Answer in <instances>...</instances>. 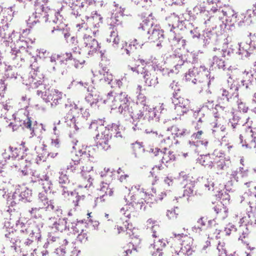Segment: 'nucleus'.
Wrapping results in <instances>:
<instances>
[{"label":"nucleus","mask_w":256,"mask_h":256,"mask_svg":"<svg viewBox=\"0 0 256 256\" xmlns=\"http://www.w3.org/2000/svg\"><path fill=\"white\" fill-rule=\"evenodd\" d=\"M143 44H144L142 42H138V40L136 39H134L133 41L130 42L128 45V47H130V49H132V48L137 49L138 48H142Z\"/></svg>","instance_id":"nucleus-55"},{"label":"nucleus","mask_w":256,"mask_h":256,"mask_svg":"<svg viewBox=\"0 0 256 256\" xmlns=\"http://www.w3.org/2000/svg\"><path fill=\"white\" fill-rule=\"evenodd\" d=\"M60 176L58 178V182L62 185H66L69 184L70 180H68V176L66 174L63 172H59Z\"/></svg>","instance_id":"nucleus-47"},{"label":"nucleus","mask_w":256,"mask_h":256,"mask_svg":"<svg viewBox=\"0 0 256 256\" xmlns=\"http://www.w3.org/2000/svg\"><path fill=\"white\" fill-rule=\"evenodd\" d=\"M8 126L12 128L13 131L16 130L20 126H22V128H26L32 130L31 134L34 132V130L32 128V121L28 117L26 120L22 121H18L16 119L14 122H11L10 123Z\"/></svg>","instance_id":"nucleus-16"},{"label":"nucleus","mask_w":256,"mask_h":256,"mask_svg":"<svg viewBox=\"0 0 256 256\" xmlns=\"http://www.w3.org/2000/svg\"><path fill=\"white\" fill-rule=\"evenodd\" d=\"M220 90L222 92V98L218 99L219 100H220L222 99L223 100H226V102H229L230 100L232 98V96H234V94H235L234 92L231 94L230 92H228V90H226L224 88H222V89H220Z\"/></svg>","instance_id":"nucleus-41"},{"label":"nucleus","mask_w":256,"mask_h":256,"mask_svg":"<svg viewBox=\"0 0 256 256\" xmlns=\"http://www.w3.org/2000/svg\"><path fill=\"white\" fill-rule=\"evenodd\" d=\"M44 76L43 74L38 70V68L36 70H32L28 75V82L26 84L30 85L32 88H36L40 86H42L43 87Z\"/></svg>","instance_id":"nucleus-5"},{"label":"nucleus","mask_w":256,"mask_h":256,"mask_svg":"<svg viewBox=\"0 0 256 256\" xmlns=\"http://www.w3.org/2000/svg\"><path fill=\"white\" fill-rule=\"evenodd\" d=\"M178 214H176L175 210H168L166 212V216L169 219L176 218Z\"/></svg>","instance_id":"nucleus-64"},{"label":"nucleus","mask_w":256,"mask_h":256,"mask_svg":"<svg viewBox=\"0 0 256 256\" xmlns=\"http://www.w3.org/2000/svg\"><path fill=\"white\" fill-rule=\"evenodd\" d=\"M76 240L81 243L85 242L88 240L87 234L84 232L83 230H82L80 234L77 236Z\"/></svg>","instance_id":"nucleus-54"},{"label":"nucleus","mask_w":256,"mask_h":256,"mask_svg":"<svg viewBox=\"0 0 256 256\" xmlns=\"http://www.w3.org/2000/svg\"><path fill=\"white\" fill-rule=\"evenodd\" d=\"M46 146L44 144L43 145V147L41 148L42 149V152L41 154H38V158L39 160H44V158H46V156H48L49 154H48V152L46 151Z\"/></svg>","instance_id":"nucleus-59"},{"label":"nucleus","mask_w":256,"mask_h":256,"mask_svg":"<svg viewBox=\"0 0 256 256\" xmlns=\"http://www.w3.org/2000/svg\"><path fill=\"white\" fill-rule=\"evenodd\" d=\"M198 114H199L200 116V117L198 120L195 126V128L196 130H200L205 126L206 122V118H205L204 114L200 112V110L198 112Z\"/></svg>","instance_id":"nucleus-39"},{"label":"nucleus","mask_w":256,"mask_h":256,"mask_svg":"<svg viewBox=\"0 0 256 256\" xmlns=\"http://www.w3.org/2000/svg\"><path fill=\"white\" fill-rule=\"evenodd\" d=\"M44 177H46L44 182L42 183V185L44 186V184H46L48 186L47 188L45 186H44V190L40 192L38 196L39 202L40 203V206H42V208H43L45 206H48L51 203L50 201L48 200L46 194L47 192L50 190L52 183L49 180L48 176H45Z\"/></svg>","instance_id":"nucleus-9"},{"label":"nucleus","mask_w":256,"mask_h":256,"mask_svg":"<svg viewBox=\"0 0 256 256\" xmlns=\"http://www.w3.org/2000/svg\"><path fill=\"white\" fill-rule=\"evenodd\" d=\"M122 130V126H120L118 122V124L112 123L104 126V130L102 132V134L106 136L108 134V136H110V139L112 136L116 138H122L124 136L122 133L121 130Z\"/></svg>","instance_id":"nucleus-7"},{"label":"nucleus","mask_w":256,"mask_h":256,"mask_svg":"<svg viewBox=\"0 0 256 256\" xmlns=\"http://www.w3.org/2000/svg\"><path fill=\"white\" fill-rule=\"evenodd\" d=\"M240 22H238V25L242 26L244 25H250L252 22V10L248 9L246 10L244 15L242 14L238 16Z\"/></svg>","instance_id":"nucleus-30"},{"label":"nucleus","mask_w":256,"mask_h":256,"mask_svg":"<svg viewBox=\"0 0 256 256\" xmlns=\"http://www.w3.org/2000/svg\"><path fill=\"white\" fill-rule=\"evenodd\" d=\"M20 49L16 48H12L10 52L8 54V59L12 66H6L4 78H17L18 72L16 68L21 66L24 62V57L22 53L28 52L24 46H20Z\"/></svg>","instance_id":"nucleus-1"},{"label":"nucleus","mask_w":256,"mask_h":256,"mask_svg":"<svg viewBox=\"0 0 256 256\" xmlns=\"http://www.w3.org/2000/svg\"><path fill=\"white\" fill-rule=\"evenodd\" d=\"M4 236L7 240L14 244V246L15 248L16 246H17L18 244L20 243V238H18V237L15 236V234L13 230H12L10 232L9 231L8 233H6Z\"/></svg>","instance_id":"nucleus-37"},{"label":"nucleus","mask_w":256,"mask_h":256,"mask_svg":"<svg viewBox=\"0 0 256 256\" xmlns=\"http://www.w3.org/2000/svg\"><path fill=\"white\" fill-rule=\"evenodd\" d=\"M128 106V108L130 109V112L129 114H124V113H120L122 114L124 117L126 118V119H128L129 118H132L134 122L135 121L140 120V119H143L145 120V108H144V104H143L144 106L142 107V108L139 110L138 112L134 114V110L132 108V105H134L132 102L130 97L128 98V104H127Z\"/></svg>","instance_id":"nucleus-11"},{"label":"nucleus","mask_w":256,"mask_h":256,"mask_svg":"<svg viewBox=\"0 0 256 256\" xmlns=\"http://www.w3.org/2000/svg\"><path fill=\"white\" fill-rule=\"evenodd\" d=\"M144 108L146 112L145 120H148L149 122L151 120L158 122L160 117L165 114L167 111L163 104H162L160 106L153 108H150L148 106L144 104Z\"/></svg>","instance_id":"nucleus-3"},{"label":"nucleus","mask_w":256,"mask_h":256,"mask_svg":"<svg viewBox=\"0 0 256 256\" xmlns=\"http://www.w3.org/2000/svg\"><path fill=\"white\" fill-rule=\"evenodd\" d=\"M200 72L198 68L194 67L192 68L189 69L185 75L186 80V81L192 80L193 84L196 83Z\"/></svg>","instance_id":"nucleus-28"},{"label":"nucleus","mask_w":256,"mask_h":256,"mask_svg":"<svg viewBox=\"0 0 256 256\" xmlns=\"http://www.w3.org/2000/svg\"><path fill=\"white\" fill-rule=\"evenodd\" d=\"M172 152L169 151L168 153L164 152L161 161L162 163L168 162L170 160H175L174 154Z\"/></svg>","instance_id":"nucleus-46"},{"label":"nucleus","mask_w":256,"mask_h":256,"mask_svg":"<svg viewBox=\"0 0 256 256\" xmlns=\"http://www.w3.org/2000/svg\"><path fill=\"white\" fill-rule=\"evenodd\" d=\"M40 207L34 208H32L30 210H29L30 213V214L31 217L34 218H38L41 217V214H40Z\"/></svg>","instance_id":"nucleus-50"},{"label":"nucleus","mask_w":256,"mask_h":256,"mask_svg":"<svg viewBox=\"0 0 256 256\" xmlns=\"http://www.w3.org/2000/svg\"><path fill=\"white\" fill-rule=\"evenodd\" d=\"M21 201L24 202H30L32 200V190L26 187L18 186Z\"/></svg>","instance_id":"nucleus-27"},{"label":"nucleus","mask_w":256,"mask_h":256,"mask_svg":"<svg viewBox=\"0 0 256 256\" xmlns=\"http://www.w3.org/2000/svg\"><path fill=\"white\" fill-rule=\"evenodd\" d=\"M190 34L192 35V37L194 39V38L199 39L201 36V34H200L198 28H196L192 30H190Z\"/></svg>","instance_id":"nucleus-60"},{"label":"nucleus","mask_w":256,"mask_h":256,"mask_svg":"<svg viewBox=\"0 0 256 256\" xmlns=\"http://www.w3.org/2000/svg\"><path fill=\"white\" fill-rule=\"evenodd\" d=\"M56 220L52 226H50L52 228H55L57 231L62 232L64 231L70 230V224H68L67 218H55Z\"/></svg>","instance_id":"nucleus-15"},{"label":"nucleus","mask_w":256,"mask_h":256,"mask_svg":"<svg viewBox=\"0 0 256 256\" xmlns=\"http://www.w3.org/2000/svg\"><path fill=\"white\" fill-rule=\"evenodd\" d=\"M194 12L198 15L201 14H207L208 11L206 10V7L204 6V2H200V4H198L193 8Z\"/></svg>","instance_id":"nucleus-38"},{"label":"nucleus","mask_w":256,"mask_h":256,"mask_svg":"<svg viewBox=\"0 0 256 256\" xmlns=\"http://www.w3.org/2000/svg\"><path fill=\"white\" fill-rule=\"evenodd\" d=\"M19 202L16 201L10 198H7V205L8 206V212H12V210H15L14 207L16 206V204Z\"/></svg>","instance_id":"nucleus-51"},{"label":"nucleus","mask_w":256,"mask_h":256,"mask_svg":"<svg viewBox=\"0 0 256 256\" xmlns=\"http://www.w3.org/2000/svg\"><path fill=\"white\" fill-rule=\"evenodd\" d=\"M216 26H213L209 30L208 29L204 32L202 35L203 46L206 48L210 44H214L218 40V34L216 30Z\"/></svg>","instance_id":"nucleus-10"},{"label":"nucleus","mask_w":256,"mask_h":256,"mask_svg":"<svg viewBox=\"0 0 256 256\" xmlns=\"http://www.w3.org/2000/svg\"><path fill=\"white\" fill-rule=\"evenodd\" d=\"M45 176H47L46 175L42 176V178H40L39 176L36 177L32 178L31 180V182H38L40 184H42V183L44 182V180L46 179Z\"/></svg>","instance_id":"nucleus-62"},{"label":"nucleus","mask_w":256,"mask_h":256,"mask_svg":"<svg viewBox=\"0 0 256 256\" xmlns=\"http://www.w3.org/2000/svg\"><path fill=\"white\" fill-rule=\"evenodd\" d=\"M240 120L238 116L234 115L232 119H230L228 125L232 128L233 129L236 128V126L238 124V122Z\"/></svg>","instance_id":"nucleus-52"},{"label":"nucleus","mask_w":256,"mask_h":256,"mask_svg":"<svg viewBox=\"0 0 256 256\" xmlns=\"http://www.w3.org/2000/svg\"><path fill=\"white\" fill-rule=\"evenodd\" d=\"M64 56L62 57V59L60 60L61 64L64 63V61H68V60H72V54L71 52H66L64 54H62Z\"/></svg>","instance_id":"nucleus-63"},{"label":"nucleus","mask_w":256,"mask_h":256,"mask_svg":"<svg viewBox=\"0 0 256 256\" xmlns=\"http://www.w3.org/2000/svg\"><path fill=\"white\" fill-rule=\"evenodd\" d=\"M144 74L143 77L146 85L148 86H155L158 84L157 77L152 76L150 74L148 70H145Z\"/></svg>","instance_id":"nucleus-32"},{"label":"nucleus","mask_w":256,"mask_h":256,"mask_svg":"<svg viewBox=\"0 0 256 256\" xmlns=\"http://www.w3.org/2000/svg\"><path fill=\"white\" fill-rule=\"evenodd\" d=\"M70 232H73L74 234H77L79 232L80 226L79 225L75 222H70Z\"/></svg>","instance_id":"nucleus-56"},{"label":"nucleus","mask_w":256,"mask_h":256,"mask_svg":"<svg viewBox=\"0 0 256 256\" xmlns=\"http://www.w3.org/2000/svg\"><path fill=\"white\" fill-rule=\"evenodd\" d=\"M206 84V82L200 80H199L198 78V81L196 83L194 84L197 86V88L198 89H200V91L201 92L204 88H205L206 87L207 85Z\"/></svg>","instance_id":"nucleus-61"},{"label":"nucleus","mask_w":256,"mask_h":256,"mask_svg":"<svg viewBox=\"0 0 256 256\" xmlns=\"http://www.w3.org/2000/svg\"><path fill=\"white\" fill-rule=\"evenodd\" d=\"M43 90H37V94L40 96L46 102H49L53 100L54 94L56 93V90L50 89V86L46 84L43 86Z\"/></svg>","instance_id":"nucleus-13"},{"label":"nucleus","mask_w":256,"mask_h":256,"mask_svg":"<svg viewBox=\"0 0 256 256\" xmlns=\"http://www.w3.org/2000/svg\"><path fill=\"white\" fill-rule=\"evenodd\" d=\"M248 197V204L250 206L252 209H256V192H252L250 190L248 192L244 194L242 198H246Z\"/></svg>","instance_id":"nucleus-33"},{"label":"nucleus","mask_w":256,"mask_h":256,"mask_svg":"<svg viewBox=\"0 0 256 256\" xmlns=\"http://www.w3.org/2000/svg\"><path fill=\"white\" fill-rule=\"evenodd\" d=\"M152 2L151 0H138L137 2H135L136 5L146 8L150 6L152 4Z\"/></svg>","instance_id":"nucleus-53"},{"label":"nucleus","mask_w":256,"mask_h":256,"mask_svg":"<svg viewBox=\"0 0 256 256\" xmlns=\"http://www.w3.org/2000/svg\"><path fill=\"white\" fill-rule=\"evenodd\" d=\"M230 16H227L226 21V25L230 26H234V24L237 22L240 18L238 16V14L235 12L233 10L228 11Z\"/></svg>","instance_id":"nucleus-34"},{"label":"nucleus","mask_w":256,"mask_h":256,"mask_svg":"<svg viewBox=\"0 0 256 256\" xmlns=\"http://www.w3.org/2000/svg\"><path fill=\"white\" fill-rule=\"evenodd\" d=\"M84 39L86 47H88L90 48V50L88 52V54H92L100 48L98 41L95 38H92V36L84 34Z\"/></svg>","instance_id":"nucleus-14"},{"label":"nucleus","mask_w":256,"mask_h":256,"mask_svg":"<svg viewBox=\"0 0 256 256\" xmlns=\"http://www.w3.org/2000/svg\"><path fill=\"white\" fill-rule=\"evenodd\" d=\"M214 164L215 166H213V168L216 170V173L218 174H222V172H219L220 171L226 170L228 168V161L226 160L222 156H216L214 159Z\"/></svg>","instance_id":"nucleus-19"},{"label":"nucleus","mask_w":256,"mask_h":256,"mask_svg":"<svg viewBox=\"0 0 256 256\" xmlns=\"http://www.w3.org/2000/svg\"><path fill=\"white\" fill-rule=\"evenodd\" d=\"M124 8H122V10H120L121 14L120 16L118 14H112L110 18V28L112 30H117L118 27L120 26L122 24L121 18L123 16V12H124Z\"/></svg>","instance_id":"nucleus-26"},{"label":"nucleus","mask_w":256,"mask_h":256,"mask_svg":"<svg viewBox=\"0 0 256 256\" xmlns=\"http://www.w3.org/2000/svg\"><path fill=\"white\" fill-rule=\"evenodd\" d=\"M107 42H112V46L116 48L120 42V38L118 36V31L112 30L110 32V34L108 38H107Z\"/></svg>","instance_id":"nucleus-36"},{"label":"nucleus","mask_w":256,"mask_h":256,"mask_svg":"<svg viewBox=\"0 0 256 256\" xmlns=\"http://www.w3.org/2000/svg\"><path fill=\"white\" fill-rule=\"evenodd\" d=\"M149 35L148 39L150 42H158L156 46H162V42L164 39V31L158 26L155 25L154 28H151L147 32Z\"/></svg>","instance_id":"nucleus-4"},{"label":"nucleus","mask_w":256,"mask_h":256,"mask_svg":"<svg viewBox=\"0 0 256 256\" xmlns=\"http://www.w3.org/2000/svg\"><path fill=\"white\" fill-rule=\"evenodd\" d=\"M129 96L126 92L116 94L114 96L112 92H110L106 96V98L101 100L102 104H106L112 107V109L118 108L120 113L124 114H129L130 109L128 106Z\"/></svg>","instance_id":"nucleus-2"},{"label":"nucleus","mask_w":256,"mask_h":256,"mask_svg":"<svg viewBox=\"0 0 256 256\" xmlns=\"http://www.w3.org/2000/svg\"><path fill=\"white\" fill-rule=\"evenodd\" d=\"M62 94L59 92L58 90H56V93L54 94L52 102L50 103L51 106H56V105L61 103Z\"/></svg>","instance_id":"nucleus-43"},{"label":"nucleus","mask_w":256,"mask_h":256,"mask_svg":"<svg viewBox=\"0 0 256 256\" xmlns=\"http://www.w3.org/2000/svg\"><path fill=\"white\" fill-rule=\"evenodd\" d=\"M172 102L174 106H182L184 110V112H188L190 108V102L188 99H184L183 98L178 96L177 93H173V98Z\"/></svg>","instance_id":"nucleus-20"},{"label":"nucleus","mask_w":256,"mask_h":256,"mask_svg":"<svg viewBox=\"0 0 256 256\" xmlns=\"http://www.w3.org/2000/svg\"><path fill=\"white\" fill-rule=\"evenodd\" d=\"M54 253L58 256H64L66 253V247L62 245L59 248H56L55 250Z\"/></svg>","instance_id":"nucleus-58"},{"label":"nucleus","mask_w":256,"mask_h":256,"mask_svg":"<svg viewBox=\"0 0 256 256\" xmlns=\"http://www.w3.org/2000/svg\"><path fill=\"white\" fill-rule=\"evenodd\" d=\"M16 225L18 228H20V233L22 235H29L34 236L36 240H38V241L40 240L41 238V234L39 229H36L35 232L32 230L28 224H25L20 220H18L16 222Z\"/></svg>","instance_id":"nucleus-8"},{"label":"nucleus","mask_w":256,"mask_h":256,"mask_svg":"<svg viewBox=\"0 0 256 256\" xmlns=\"http://www.w3.org/2000/svg\"><path fill=\"white\" fill-rule=\"evenodd\" d=\"M227 191L230 192V190L226 188V190H222L220 191L218 190V193L216 194V198L222 200L220 202L224 206L228 203L230 200V196L226 192Z\"/></svg>","instance_id":"nucleus-31"},{"label":"nucleus","mask_w":256,"mask_h":256,"mask_svg":"<svg viewBox=\"0 0 256 256\" xmlns=\"http://www.w3.org/2000/svg\"><path fill=\"white\" fill-rule=\"evenodd\" d=\"M172 32L174 34V36L172 40V44L176 46L178 42H180L181 39L182 38V36L180 34H177L176 31H172Z\"/></svg>","instance_id":"nucleus-57"},{"label":"nucleus","mask_w":256,"mask_h":256,"mask_svg":"<svg viewBox=\"0 0 256 256\" xmlns=\"http://www.w3.org/2000/svg\"><path fill=\"white\" fill-rule=\"evenodd\" d=\"M180 59L178 64L176 65V68H178L184 64V62L194 64L197 62V56L195 54L190 53L187 56H181L178 58Z\"/></svg>","instance_id":"nucleus-22"},{"label":"nucleus","mask_w":256,"mask_h":256,"mask_svg":"<svg viewBox=\"0 0 256 256\" xmlns=\"http://www.w3.org/2000/svg\"><path fill=\"white\" fill-rule=\"evenodd\" d=\"M146 201L141 200L140 202H136L132 200V202L130 203V204L136 209H140L141 210H145L146 206L145 204Z\"/></svg>","instance_id":"nucleus-44"},{"label":"nucleus","mask_w":256,"mask_h":256,"mask_svg":"<svg viewBox=\"0 0 256 256\" xmlns=\"http://www.w3.org/2000/svg\"><path fill=\"white\" fill-rule=\"evenodd\" d=\"M197 224V226H194L192 228V230L194 232L200 233L202 230V227L206 225V222L204 220L203 217L200 218L198 220Z\"/></svg>","instance_id":"nucleus-40"},{"label":"nucleus","mask_w":256,"mask_h":256,"mask_svg":"<svg viewBox=\"0 0 256 256\" xmlns=\"http://www.w3.org/2000/svg\"><path fill=\"white\" fill-rule=\"evenodd\" d=\"M250 50H254L256 52V34L250 33Z\"/></svg>","instance_id":"nucleus-48"},{"label":"nucleus","mask_w":256,"mask_h":256,"mask_svg":"<svg viewBox=\"0 0 256 256\" xmlns=\"http://www.w3.org/2000/svg\"><path fill=\"white\" fill-rule=\"evenodd\" d=\"M140 16L142 20V22L140 23V25L138 26V29H142L143 30H147L148 32L151 28L154 27V22L152 12L149 14L148 16H146L145 15L144 16L142 14Z\"/></svg>","instance_id":"nucleus-17"},{"label":"nucleus","mask_w":256,"mask_h":256,"mask_svg":"<svg viewBox=\"0 0 256 256\" xmlns=\"http://www.w3.org/2000/svg\"><path fill=\"white\" fill-rule=\"evenodd\" d=\"M244 79L241 81L242 84V86H245L246 89H252L253 86V83L254 80H256V78L254 76V75L252 74V72H249L244 71Z\"/></svg>","instance_id":"nucleus-23"},{"label":"nucleus","mask_w":256,"mask_h":256,"mask_svg":"<svg viewBox=\"0 0 256 256\" xmlns=\"http://www.w3.org/2000/svg\"><path fill=\"white\" fill-rule=\"evenodd\" d=\"M214 153L211 156L210 154L200 156V158H198V162L204 166L212 168L213 166H215L214 164Z\"/></svg>","instance_id":"nucleus-24"},{"label":"nucleus","mask_w":256,"mask_h":256,"mask_svg":"<svg viewBox=\"0 0 256 256\" xmlns=\"http://www.w3.org/2000/svg\"><path fill=\"white\" fill-rule=\"evenodd\" d=\"M104 121L102 119L92 120L89 126V129L95 132L96 134L104 131Z\"/></svg>","instance_id":"nucleus-29"},{"label":"nucleus","mask_w":256,"mask_h":256,"mask_svg":"<svg viewBox=\"0 0 256 256\" xmlns=\"http://www.w3.org/2000/svg\"><path fill=\"white\" fill-rule=\"evenodd\" d=\"M87 90L88 92H90V93L86 96L85 100L92 106L94 104L96 105L98 102L102 100L99 92L94 91L92 89L90 90L89 88H88Z\"/></svg>","instance_id":"nucleus-18"},{"label":"nucleus","mask_w":256,"mask_h":256,"mask_svg":"<svg viewBox=\"0 0 256 256\" xmlns=\"http://www.w3.org/2000/svg\"><path fill=\"white\" fill-rule=\"evenodd\" d=\"M220 57L221 56L218 53H216V55L212 57V62L209 68L210 70H214V65H216L218 69L225 70L226 68L224 60L221 58Z\"/></svg>","instance_id":"nucleus-25"},{"label":"nucleus","mask_w":256,"mask_h":256,"mask_svg":"<svg viewBox=\"0 0 256 256\" xmlns=\"http://www.w3.org/2000/svg\"><path fill=\"white\" fill-rule=\"evenodd\" d=\"M8 198L18 202L21 201V198L20 197V193L18 186L16 188L14 192L12 195H9Z\"/></svg>","instance_id":"nucleus-49"},{"label":"nucleus","mask_w":256,"mask_h":256,"mask_svg":"<svg viewBox=\"0 0 256 256\" xmlns=\"http://www.w3.org/2000/svg\"><path fill=\"white\" fill-rule=\"evenodd\" d=\"M176 18L177 20V23L172 24V28H170V32L176 31V32H177L178 30H184L192 26V24L188 20H180V18L177 17Z\"/></svg>","instance_id":"nucleus-21"},{"label":"nucleus","mask_w":256,"mask_h":256,"mask_svg":"<svg viewBox=\"0 0 256 256\" xmlns=\"http://www.w3.org/2000/svg\"><path fill=\"white\" fill-rule=\"evenodd\" d=\"M172 129L173 130L174 132H175L174 134L176 137H181L189 134H190L189 131L187 130L186 129L180 130L176 126H172Z\"/></svg>","instance_id":"nucleus-45"},{"label":"nucleus","mask_w":256,"mask_h":256,"mask_svg":"<svg viewBox=\"0 0 256 256\" xmlns=\"http://www.w3.org/2000/svg\"><path fill=\"white\" fill-rule=\"evenodd\" d=\"M222 57L228 58L233 53V50L230 48L218 49L217 52Z\"/></svg>","instance_id":"nucleus-42"},{"label":"nucleus","mask_w":256,"mask_h":256,"mask_svg":"<svg viewBox=\"0 0 256 256\" xmlns=\"http://www.w3.org/2000/svg\"><path fill=\"white\" fill-rule=\"evenodd\" d=\"M110 140V136L108 134H101L100 133L96 134L95 140L96 142V146L100 150H107L110 147L109 140Z\"/></svg>","instance_id":"nucleus-12"},{"label":"nucleus","mask_w":256,"mask_h":256,"mask_svg":"<svg viewBox=\"0 0 256 256\" xmlns=\"http://www.w3.org/2000/svg\"><path fill=\"white\" fill-rule=\"evenodd\" d=\"M195 181H190V182L185 184L182 196H188L190 197L194 196V189L195 187Z\"/></svg>","instance_id":"nucleus-35"},{"label":"nucleus","mask_w":256,"mask_h":256,"mask_svg":"<svg viewBox=\"0 0 256 256\" xmlns=\"http://www.w3.org/2000/svg\"><path fill=\"white\" fill-rule=\"evenodd\" d=\"M66 122L70 127L74 128L76 131L83 128L84 122L85 120L83 116H80L78 112L77 114L70 115V114H68L66 116Z\"/></svg>","instance_id":"nucleus-6"}]
</instances>
